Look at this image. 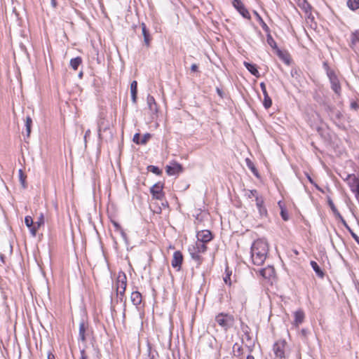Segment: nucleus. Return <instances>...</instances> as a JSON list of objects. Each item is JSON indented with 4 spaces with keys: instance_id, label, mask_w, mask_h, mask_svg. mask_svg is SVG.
<instances>
[{
    "instance_id": "1",
    "label": "nucleus",
    "mask_w": 359,
    "mask_h": 359,
    "mask_svg": "<svg viewBox=\"0 0 359 359\" xmlns=\"http://www.w3.org/2000/svg\"><path fill=\"white\" fill-rule=\"evenodd\" d=\"M269 252V246L266 241L263 239H257L253 242L251 249V260L253 264L262 265L266 258Z\"/></svg>"
},
{
    "instance_id": "2",
    "label": "nucleus",
    "mask_w": 359,
    "mask_h": 359,
    "mask_svg": "<svg viewBox=\"0 0 359 359\" xmlns=\"http://www.w3.org/2000/svg\"><path fill=\"white\" fill-rule=\"evenodd\" d=\"M115 286L117 298L120 302H123L125 304L126 301L125 292L127 287V277L124 272L120 271L118 273Z\"/></svg>"
},
{
    "instance_id": "3",
    "label": "nucleus",
    "mask_w": 359,
    "mask_h": 359,
    "mask_svg": "<svg viewBox=\"0 0 359 359\" xmlns=\"http://www.w3.org/2000/svg\"><path fill=\"white\" fill-rule=\"evenodd\" d=\"M215 321L224 330H227L233 326L234 318L232 315L228 313H220L215 317Z\"/></svg>"
},
{
    "instance_id": "4",
    "label": "nucleus",
    "mask_w": 359,
    "mask_h": 359,
    "mask_svg": "<svg viewBox=\"0 0 359 359\" xmlns=\"http://www.w3.org/2000/svg\"><path fill=\"white\" fill-rule=\"evenodd\" d=\"M327 77L330 83L331 89L338 97H340L341 95V86L335 72H330Z\"/></svg>"
},
{
    "instance_id": "5",
    "label": "nucleus",
    "mask_w": 359,
    "mask_h": 359,
    "mask_svg": "<svg viewBox=\"0 0 359 359\" xmlns=\"http://www.w3.org/2000/svg\"><path fill=\"white\" fill-rule=\"evenodd\" d=\"M348 182V184L352 192L357 194L359 192V178L355 175L349 174L344 180Z\"/></svg>"
},
{
    "instance_id": "6",
    "label": "nucleus",
    "mask_w": 359,
    "mask_h": 359,
    "mask_svg": "<svg viewBox=\"0 0 359 359\" xmlns=\"http://www.w3.org/2000/svg\"><path fill=\"white\" fill-rule=\"evenodd\" d=\"M163 189V184L161 182H157L154 184L150 189V192L153 198L157 200H162L165 196Z\"/></svg>"
},
{
    "instance_id": "7",
    "label": "nucleus",
    "mask_w": 359,
    "mask_h": 359,
    "mask_svg": "<svg viewBox=\"0 0 359 359\" xmlns=\"http://www.w3.org/2000/svg\"><path fill=\"white\" fill-rule=\"evenodd\" d=\"M287 343L285 340H280L276 342L273 345V352L276 357L279 358H285V349Z\"/></svg>"
},
{
    "instance_id": "8",
    "label": "nucleus",
    "mask_w": 359,
    "mask_h": 359,
    "mask_svg": "<svg viewBox=\"0 0 359 359\" xmlns=\"http://www.w3.org/2000/svg\"><path fill=\"white\" fill-rule=\"evenodd\" d=\"M233 5L243 18L250 19V13L241 0H233Z\"/></svg>"
},
{
    "instance_id": "9",
    "label": "nucleus",
    "mask_w": 359,
    "mask_h": 359,
    "mask_svg": "<svg viewBox=\"0 0 359 359\" xmlns=\"http://www.w3.org/2000/svg\"><path fill=\"white\" fill-rule=\"evenodd\" d=\"M183 262V255L182 252L179 250L175 251L173 253L172 259L171 261V265L174 269H176L177 271H180L181 269V266Z\"/></svg>"
},
{
    "instance_id": "10",
    "label": "nucleus",
    "mask_w": 359,
    "mask_h": 359,
    "mask_svg": "<svg viewBox=\"0 0 359 359\" xmlns=\"http://www.w3.org/2000/svg\"><path fill=\"white\" fill-rule=\"evenodd\" d=\"M198 241L207 243L212 239V235L209 230H202L197 233L196 235Z\"/></svg>"
},
{
    "instance_id": "11",
    "label": "nucleus",
    "mask_w": 359,
    "mask_h": 359,
    "mask_svg": "<svg viewBox=\"0 0 359 359\" xmlns=\"http://www.w3.org/2000/svg\"><path fill=\"white\" fill-rule=\"evenodd\" d=\"M260 87H261L263 95H264V102H263L264 107L266 109H269V108H270L271 107L272 100L270 98V97L269 96V94H268V93L266 91V85H265V83L264 82H262L260 83Z\"/></svg>"
},
{
    "instance_id": "12",
    "label": "nucleus",
    "mask_w": 359,
    "mask_h": 359,
    "mask_svg": "<svg viewBox=\"0 0 359 359\" xmlns=\"http://www.w3.org/2000/svg\"><path fill=\"white\" fill-rule=\"evenodd\" d=\"M256 206L261 217L267 216V210L264 206V201L262 197H257Z\"/></svg>"
},
{
    "instance_id": "13",
    "label": "nucleus",
    "mask_w": 359,
    "mask_h": 359,
    "mask_svg": "<svg viewBox=\"0 0 359 359\" xmlns=\"http://www.w3.org/2000/svg\"><path fill=\"white\" fill-rule=\"evenodd\" d=\"M182 171V167L177 163H173L172 165L166 166V172L168 175H174Z\"/></svg>"
},
{
    "instance_id": "14",
    "label": "nucleus",
    "mask_w": 359,
    "mask_h": 359,
    "mask_svg": "<svg viewBox=\"0 0 359 359\" xmlns=\"http://www.w3.org/2000/svg\"><path fill=\"white\" fill-rule=\"evenodd\" d=\"M88 327V323L82 320L79 323V339L83 342L86 341V332Z\"/></svg>"
},
{
    "instance_id": "15",
    "label": "nucleus",
    "mask_w": 359,
    "mask_h": 359,
    "mask_svg": "<svg viewBox=\"0 0 359 359\" xmlns=\"http://www.w3.org/2000/svg\"><path fill=\"white\" fill-rule=\"evenodd\" d=\"M147 103L149 110L152 113L155 114V113L158 112L157 104H156L155 99L153 96L148 95L147 98Z\"/></svg>"
},
{
    "instance_id": "16",
    "label": "nucleus",
    "mask_w": 359,
    "mask_h": 359,
    "mask_svg": "<svg viewBox=\"0 0 359 359\" xmlns=\"http://www.w3.org/2000/svg\"><path fill=\"white\" fill-rule=\"evenodd\" d=\"M141 27H142V33L144 36V42L145 45L147 47H149L150 45L151 39L149 32L147 29L146 25L144 23L142 22L141 24Z\"/></svg>"
},
{
    "instance_id": "17",
    "label": "nucleus",
    "mask_w": 359,
    "mask_h": 359,
    "mask_svg": "<svg viewBox=\"0 0 359 359\" xmlns=\"http://www.w3.org/2000/svg\"><path fill=\"white\" fill-rule=\"evenodd\" d=\"M294 324L295 326H299L300 324H302L304 319V313L302 309H299L298 311H296L294 313Z\"/></svg>"
},
{
    "instance_id": "18",
    "label": "nucleus",
    "mask_w": 359,
    "mask_h": 359,
    "mask_svg": "<svg viewBox=\"0 0 359 359\" xmlns=\"http://www.w3.org/2000/svg\"><path fill=\"white\" fill-rule=\"evenodd\" d=\"M188 250L191 257L197 263V266L201 265L203 262V259L200 255V254L196 252V250H194V249H192L191 247L189 248Z\"/></svg>"
},
{
    "instance_id": "19",
    "label": "nucleus",
    "mask_w": 359,
    "mask_h": 359,
    "mask_svg": "<svg viewBox=\"0 0 359 359\" xmlns=\"http://www.w3.org/2000/svg\"><path fill=\"white\" fill-rule=\"evenodd\" d=\"M244 66L245 68L255 76L259 77L260 74L257 69V66L255 64H252L248 62H243Z\"/></svg>"
},
{
    "instance_id": "20",
    "label": "nucleus",
    "mask_w": 359,
    "mask_h": 359,
    "mask_svg": "<svg viewBox=\"0 0 359 359\" xmlns=\"http://www.w3.org/2000/svg\"><path fill=\"white\" fill-rule=\"evenodd\" d=\"M275 273V271L273 267L269 266L266 268L262 269L260 271V275L262 276L265 278H271L273 276Z\"/></svg>"
},
{
    "instance_id": "21",
    "label": "nucleus",
    "mask_w": 359,
    "mask_h": 359,
    "mask_svg": "<svg viewBox=\"0 0 359 359\" xmlns=\"http://www.w3.org/2000/svg\"><path fill=\"white\" fill-rule=\"evenodd\" d=\"M297 5L306 13V14H311V6L306 0H297Z\"/></svg>"
},
{
    "instance_id": "22",
    "label": "nucleus",
    "mask_w": 359,
    "mask_h": 359,
    "mask_svg": "<svg viewBox=\"0 0 359 359\" xmlns=\"http://www.w3.org/2000/svg\"><path fill=\"white\" fill-rule=\"evenodd\" d=\"M130 94L131 100L134 104L137 102V82L133 81L130 83Z\"/></svg>"
},
{
    "instance_id": "23",
    "label": "nucleus",
    "mask_w": 359,
    "mask_h": 359,
    "mask_svg": "<svg viewBox=\"0 0 359 359\" xmlns=\"http://www.w3.org/2000/svg\"><path fill=\"white\" fill-rule=\"evenodd\" d=\"M130 299H131V302L132 303L135 305V306H138L141 304L142 302V294L140 292H139L138 291H134L132 292L131 294V296H130Z\"/></svg>"
},
{
    "instance_id": "24",
    "label": "nucleus",
    "mask_w": 359,
    "mask_h": 359,
    "mask_svg": "<svg viewBox=\"0 0 359 359\" xmlns=\"http://www.w3.org/2000/svg\"><path fill=\"white\" fill-rule=\"evenodd\" d=\"M205 244L206 243H204L197 241V242L195 243V245H192V247H191V248L192 249H194V250H196V252H197L199 254L204 253L207 250V246Z\"/></svg>"
},
{
    "instance_id": "25",
    "label": "nucleus",
    "mask_w": 359,
    "mask_h": 359,
    "mask_svg": "<svg viewBox=\"0 0 359 359\" xmlns=\"http://www.w3.org/2000/svg\"><path fill=\"white\" fill-rule=\"evenodd\" d=\"M310 265L318 276L320 278H323L324 273L316 262L311 261Z\"/></svg>"
},
{
    "instance_id": "26",
    "label": "nucleus",
    "mask_w": 359,
    "mask_h": 359,
    "mask_svg": "<svg viewBox=\"0 0 359 359\" xmlns=\"http://www.w3.org/2000/svg\"><path fill=\"white\" fill-rule=\"evenodd\" d=\"M245 163L248 166V168L252 171V172L257 177H259V172L257 169L256 168L254 163L252 162V161L249 158L245 159Z\"/></svg>"
},
{
    "instance_id": "27",
    "label": "nucleus",
    "mask_w": 359,
    "mask_h": 359,
    "mask_svg": "<svg viewBox=\"0 0 359 359\" xmlns=\"http://www.w3.org/2000/svg\"><path fill=\"white\" fill-rule=\"evenodd\" d=\"M254 14L255 15L257 20L259 22L261 27L264 30L265 32H269V30L270 29L269 26L265 23V22L263 20L262 18L259 15V14L257 11H254Z\"/></svg>"
},
{
    "instance_id": "28",
    "label": "nucleus",
    "mask_w": 359,
    "mask_h": 359,
    "mask_svg": "<svg viewBox=\"0 0 359 359\" xmlns=\"http://www.w3.org/2000/svg\"><path fill=\"white\" fill-rule=\"evenodd\" d=\"M82 59L81 57H76L71 59L70 60V67L76 70L79 66L81 64Z\"/></svg>"
},
{
    "instance_id": "29",
    "label": "nucleus",
    "mask_w": 359,
    "mask_h": 359,
    "mask_svg": "<svg viewBox=\"0 0 359 359\" xmlns=\"http://www.w3.org/2000/svg\"><path fill=\"white\" fill-rule=\"evenodd\" d=\"M266 41H267V43L268 44L273 48V49H276L277 48V45H276V42L275 41V40L273 39L271 34V30L269 29V32H266Z\"/></svg>"
},
{
    "instance_id": "30",
    "label": "nucleus",
    "mask_w": 359,
    "mask_h": 359,
    "mask_svg": "<svg viewBox=\"0 0 359 359\" xmlns=\"http://www.w3.org/2000/svg\"><path fill=\"white\" fill-rule=\"evenodd\" d=\"M347 6L351 11L359 8V0H347Z\"/></svg>"
},
{
    "instance_id": "31",
    "label": "nucleus",
    "mask_w": 359,
    "mask_h": 359,
    "mask_svg": "<svg viewBox=\"0 0 359 359\" xmlns=\"http://www.w3.org/2000/svg\"><path fill=\"white\" fill-rule=\"evenodd\" d=\"M32 124V119L29 116H27L25 119V128L27 132V137H29L31 133V127Z\"/></svg>"
},
{
    "instance_id": "32",
    "label": "nucleus",
    "mask_w": 359,
    "mask_h": 359,
    "mask_svg": "<svg viewBox=\"0 0 359 359\" xmlns=\"http://www.w3.org/2000/svg\"><path fill=\"white\" fill-rule=\"evenodd\" d=\"M351 46L356 45L359 42V31L356 30L351 36Z\"/></svg>"
},
{
    "instance_id": "33",
    "label": "nucleus",
    "mask_w": 359,
    "mask_h": 359,
    "mask_svg": "<svg viewBox=\"0 0 359 359\" xmlns=\"http://www.w3.org/2000/svg\"><path fill=\"white\" fill-rule=\"evenodd\" d=\"M80 358L79 359H89V355L86 353L84 349L80 351ZM93 359H100L98 352H95L93 354Z\"/></svg>"
},
{
    "instance_id": "34",
    "label": "nucleus",
    "mask_w": 359,
    "mask_h": 359,
    "mask_svg": "<svg viewBox=\"0 0 359 359\" xmlns=\"http://www.w3.org/2000/svg\"><path fill=\"white\" fill-rule=\"evenodd\" d=\"M242 347L237 343L233 346V352L234 355L238 357L242 354Z\"/></svg>"
},
{
    "instance_id": "35",
    "label": "nucleus",
    "mask_w": 359,
    "mask_h": 359,
    "mask_svg": "<svg viewBox=\"0 0 359 359\" xmlns=\"http://www.w3.org/2000/svg\"><path fill=\"white\" fill-rule=\"evenodd\" d=\"M106 129H107V127H104V119L100 120L98 122V130H97L99 138H101V132L102 130L103 131L106 130Z\"/></svg>"
},
{
    "instance_id": "36",
    "label": "nucleus",
    "mask_w": 359,
    "mask_h": 359,
    "mask_svg": "<svg viewBox=\"0 0 359 359\" xmlns=\"http://www.w3.org/2000/svg\"><path fill=\"white\" fill-rule=\"evenodd\" d=\"M148 358L147 359H156V356L158 355L157 352L151 350V347L150 346H148Z\"/></svg>"
},
{
    "instance_id": "37",
    "label": "nucleus",
    "mask_w": 359,
    "mask_h": 359,
    "mask_svg": "<svg viewBox=\"0 0 359 359\" xmlns=\"http://www.w3.org/2000/svg\"><path fill=\"white\" fill-rule=\"evenodd\" d=\"M148 170L157 175H159L162 173V171L155 165H149L148 167Z\"/></svg>"
},
{
    "instance_id": "38",
    "label": "nucleus",
    "mask_w": 359,
    "mask_h": 359,
    "mask_svg": "<svg viewBox=\"0 0 359 359\" xmlns=\"http://www.w3.org/2000/svg\"><path fill=\"white\" fill-rule=\"evenodd\" d=\"M151 137V135L150 133H145L143 137L141 138V141L140 142L141 144H145Z\"/></svg>"
},
{
    "instance_id": "39",
    "label": "nucleus",
    "mask_w": 359,
    "mask_h": 359,
    "mask_svg": "<svg viewBox=\"0 0 359 359\" xmlns=\"http://www.w3.org/2000/svg\"><path fill=\"white\" fill-rule=\"evenodd\" d=\"M25 223L27 227H31V226H32V225L34 224L32 217L29 215L25 217Z\"/></svg>"
},
{
    "instance_id": "40",
    "label": "nucleus",
    "mask_w": 359,
    "mask_h": 359,
    "mask_svg": "<svg viewBox=\"0 0 359 359\" xmlns=\"http://www.w3.org/2000/svg\"><path fill=\"white\" fill-rule=\"evenodd\" d=\"M44 224V217L43 213H41L39 217L37 219V221L34 223L38 227H40L41 225Z\"/></svg>"
},
{
    "instance_id": "41",
    "label": "nucleus",
    "mask_w": 359,
    "mask_h": 359,
    "mask_svg": "<svg viewBox=\"0 0 359 359\" xmlns=\"http://www.w3.org/2000/svg\"><path fill=\"white\" fill-rule=\"evenodd\" d=\"M248 198L255 197V201L257 202V197H260V196L258 195V193H257V190L252 189V190H250L249 191V193L248 194Z\"/></svg>"
},
{
    "instance_id": "42",
    "label": "nucleus",
    "mask_w": 359,
    "mask_h": 359,
    "mask_svg": "<svg viewBox=\"0 0 359 359\" xmlns=\"http://www.w3.org/2000/svg\"><path fill=\"white\" fill-rule=\"evenodd\" d=\"M328 204H329L330 208L332 209V212H334V214L337 217V212H339V211L337 210V208L335 207V205H334V203L332 201V200L329 199Z\"/></svg>"
},
{
    "instance_id": "43",
    "label": "nucleus",
    "mask_w": 359,
    "mask_h": 359,
    "mask_svg": "<svg viewBox=\"0 0 359 359\" xmlns=\"http://www.w3.org/2000/svg\"><path fill=\"white\" fill-rule=\"evenodd\" d=\"M323 66L324 69H325V72H326V74H327V76H328V73H329L330 72H334L333 69H330V67H329V65H328L327 62H326V61H325V62H323Z\"/></svg>"
},
{
    "instance_id": "44",
    "label": "nucleus",
    "mask_w": 359,
    "mask_h": 359,
    "mask_svg": "<svg viewBox=\"0 0 359 359\" xmlns=\"http://www.w3.org/2000/svg\"><path fill=\"white\" fill-rule=\"evenodd\" d=\"M133 142L137 144H141L140 142L141 141V137L140 133H135L133 136Z\"/></svg>"
},
{
    "instance_id": "45",
    "label": "nucleus",
    "mask_w": 359,
    "mask_h": 359,
    "mask_svg": "<svg viewBox=\"0 0 359 359\" xmlns=\"http://www.w3.org/2000/svg\"><path fill=\"white\" fill-rule=\"evenodd\" d=\"M29 229L30 233L33 236H35L36 234V231L39 227H38L36 225L34 224L31 227H28Z\"/></svg>"
},
{
    "instance_id": "46",
    "label": "nucleus",
    "mask_w": 359,
    "mask_h": 359,
    "mask_svg": "<svg viewBox=\"0 0 359 359\" xmlns=\"http://www.w3.org/2000/svg\"><path fill=\"white\" fill-rule=\"evenodd\" d=\"M306 177H307L308 180L309 181V182L311 184H313L318 190L322 191V189L319 187V186L317 184H316L314 182L313 179L311 177V176L308 173H306Z\"/></svg>"
},
{
    "instance_id": "47",
    "label": "nucleus",
    "mask_w": 359,
    "mask_h": 359,
    "mask_svg": "<svg viewBox=\"0 0 359 359\" xmlns=\"http://www.w3.org/2000/svg\"><path fill=\"white\" fill-rule=\"evenodd\" d=\"M19 177H20V180L23 187H25V177L23 175V172H22V170H19Z\"/></svg>"
},
{
    "instance_id": "48",
    "label": "nucleus",
    "mask_w": 359,
    "mask_h": 359,
    "mask_svg": "<svg viewBox=\"0 0 359 359\" xmlns=\"http://www.w3.org/2000/svg\"><path fill=\"white\" fill-rule=\"evenodd\" d=\"M280 215L284 221L288 220V219H289L288 214L285 210H283V209L281 210Z\"/></svg>"
},
{
    "instance_id": "49",
    "label": "nucleus",
    "mask_w": 359,
    "mask_h": 359,
    "mask_svg": "<svg viewBox=\"0 0 359 359\" xmlns=\"http://www.w3.org/2000/svg\"><path fill=\"white\" fill-rule=\"evenodd\" d=\"M90 133H91V132H90V129H88L85 133V135L83 137L85 147H86V145H87V138L90 136Z\"/></svg>"
},
{
    "instance_id": "50",
    "label": "nucleus",
    "mask_w": 359,
    "mask_h": 359,
    "mask_svg": "<svg viewBox=\"0 0 359 359\" xmlns=\"http://www.w3.org/2000/svg\"><path fill=\"white\" fill-rule=\"evenodd\" d=\"M333 116L334 118L339 120L342 117V114L339 111H333Z\"/></svg>"
},
{
    "instance_id": "51",
    "label": "nucleus",
    "mask_w": 359,
    "mask_h": 359,
    "mask_svg": "<svg viewBox=\"0 0 359 359\" xmlns=\"http://www.w3.org/2000/svg\"><path fill=\"white\" fill-rule=\"evenodd\" d=\"M337 217H339L342 223V224L344 225V226L345 228H346L348 225V224L346 223V220L343 218V217L341 215V214L339 212H337Z\"/></svg>"
},
{
    "instance_id": "52",
    "label": "nucleus",
    "mask_w": 359,
    "mask_h": 359,
    "mask_svg": "<svg viewBox=\"0 0 359 359\" xmlns=\"http://www.w3.org/2000/svg\"><path fill=\"white\" fill-rule=\"evenodd\" d=\"M351 108L354 110H358L359 109V105L355 101L351 103Z\"/></svg>"
},
{
    "instance_id": "53",
    "label": "nucleus",
    "mask_w": 359,
    "mask_h": 359,
    "mask_svg": "<svg viewBox=\"0 0 359 359\" xmlns=\"http://www.w3.org/2000/svg\"><path fill=\"white\" fill-rule=\"evenodd\" d=\"M230 276L231 274L229 273H227L224 277V281L225 282L226 284H231V282H230Z\"/></svg>"
},
{
    "instance_id": "54",
    "label": "nucleus",
    "mask_w": 359,
    "mask_h": 359,
    "mask_svg": "<svg viewBox=\"0 0 359 359\" xmlns=\"http://www.w3.org/2000/svg\"><path fill=\"white\" fill-rule=\"evenodd\" d=\"M120 233H121V237L123 238L124 241L127 243H128V237H127L126 233L124 232V231L123 229L120 231Z\"/></svg>"
},
{
    "instance_id": "55",
    "label": "nucleus",
    "mask_w": 359,
    "mask_h": 359,
    "mask_svg": "<svg viewBox=\"0 0 359 359\" xmlns=\"http://www.w3.org/2000/svg\"><path fill=\"white\" fill-rule=\"evenodd\" d=\"M216 91L218 94V95L221 97V98H223L224 97V92L222 91V89H220L219 88H216Z\"/></svg>"
},
{
    "instance_id": "56",
    "label": "nucleus",
    "mask_w": 359,
    "mask_h": 359,
    "mask_svg": "<svg viewBox=\"0 0 359 359\" xmlns=\"http://www.w3.org/2000/svg\"><path fill=\"white\" fill-rule=\"evenodd\" d=\"M112 223H113L114 226L116 228V230L119 231L121 230H122V228L118 223H117L116 222H113Z\"/></svg>"
},
{
    "instance_id": "57",
    "label": "nucleus",
    "mask_w": 359,
    "mask_h": 359,
    "mask_svg": "<svg viewBox=\"0 0 359 359\" xmlns=\"http://www.w3.org/2000/svg\"><path fill=\"white\" fill-rule=\"evenodd\" d=\"M351 236L355 241V242L359 245V237L354 232H351Z\"/></svg>"
},
{
    "instance_id": "58",
    "label": "nucleus",
    "mask_w": 359,
    "mask_h": 359,
    "mask_svg": "<svg viewBox=\"0 0 359 359\" xmlns=\"http://www.w3.org/2000/svg\"><path fill=\"white\" fill-rule=\"evenodd\" d=\"M198 67L196 64H193L191 66V70L192 72H197L198 71Z\"/></svg>"
},
{
    "instance_id": "59",
    "label": "nucleus",
    "mask_w": 359,
    "mask_h": 359,
    "mask_svg": "<svg viewBox=\"0 0 359 359\" xmlns=\"http://www.w3.org/2000/svg\"><path fill=\"white\" fill-rule=\"evenodd\" d=\"M50 3H51V6H52L53 8H56V6H57V2H56V0H50Z\"/></svg>"
},
{
    "instance_id": "60",
    "label": "nucleus",
    "mask_w": 359,
    "mask_h": 359,
    "mask_svg": "<svg viewBox=\"0 0 359 359\" xmlns=\"http://www.w3.org/2000/svg\"><path fill=\"white\" fill-rule=\"evenodd\" d=\"M48 359H55L54 355H53L51 353H49L48 354Z\"/></svg>"
},
{
    "instance_id": "61",
    "label": "nucleus",
    "mask_w": 359,
    "mask_h": 359,
    "mask_svg": "<svg viewBox=\"0 0 359 359\" xmlns=\"http://www.w3.org/2000/svg\"><path fill=\"white\" fill-rule=\"evenodd\" d=\"M4 255L3 254H0V259L1 261V262L4 263Z\"/></svg>"
},
{
    "instance_id": "62",
    "label": "nucleus",
    "mask_w": 359,
    "mask_h": 359,
    "mask_svg": "<svg viewBox=\"0 0 359 359\" xmlns=\"http://www.w3.org/2000/svg\"><path fill=\"white\" fill-rule=\"evenodd\" d=\"M346 229L348 231V232L350 233L351 235V232H353V231L351 229V227L349 226H348Z\"/></svg>"
},
{
    "instance_id": "63",
    "label": "nucleus",
    "mask_w": 359,
    "mask_h": 359,
    "mask_svg": "<svg viewBox=\"0 0 359 359\" xmlns=\"http://www.w3.org/2000/svg\"><path fill=\"white\" fill-rule=\"evenodd\" d=\"M346 229L348 231V232L350 233L351 235V232H353V231L351 229V227L349 226H348Z\"/></svg>"
},
{
    "instance_id": "64",
    "label": "nucleus",
    "mask_w": 359,
    "mask_h": 359,
    "mask_svg": "<svg viewBox=\"0 0 359 359\" xmlns=\"http://www.w3.org/2000/svg\"><path fill=\"white\" fill-rule=\"evenodd\" d=\"M246 359H255V357L252 355H248Z\"/></svg>"
}]
</instances>
